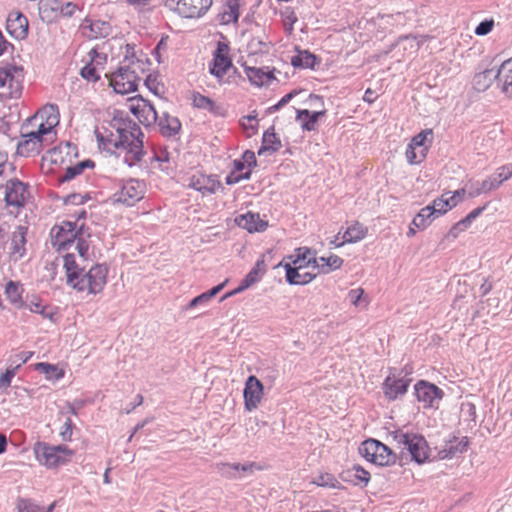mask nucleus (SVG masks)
I'll list each match as a JSON object with an SVG mask.
<instances>
[{"label": "nucleus", "mask_w": 512, "mask_h": 512, "mask_svg": "<svg viewBox=\"0 0 512 512\" xmlns=\"http://www.w3.org/2000/svg\"><path fill=\"white\" fill-rule=\"evenodd\" d=\"M67 284L78 292L88 295L100 293L107 282L108 268L103 264L91 266L87 271L76 262L73 252L63 255Z\"/></svg>", "instance_id": "1"}, {"label": "nucleus", "mask_w": 512, "mask_h": 512, "mask_svg": "<svg viewBox=\"0 0 512 512\" xmlns=\"http://www.w3.org/2000/svg\"><path fill=\"white\" fill-rule=\"evenodd\" d=\"M117 135L113 134L105 138L98 134L97 139L103 148L110 150L112 147L116 150L121 149L125 152L124 162L133 166L143 157V133L139 126L132 121L124 122L116 127Z\"/></svg>", "instance_id": "2"}, {"label": "nucleus", "mask_w": 512, "mask_h": 512, "mask_svg": "<svg viewBox=\"0 0 512 512\" xmlns=\"http://www.w3.org/2000/svg\"><path fill=\"white\" fill-rule=\"evenodd\" d=\"M140 69V61L135 57L134 46H125L124 60L118 70L111 74L109 82L118 94H128L137 90L140 77L137 70Z\"/></svg>", "instance_id": "3"}, {"label": "nucleus", "mask_w": 512, "mask_h": 512, "mask_svg": "<svg viewBox=\"0 0 512 512\" xmlns=\"http://www.w3.org/2000/svg\"><path fill=\"white\" fill-rule=\"evenodd\" d=\"M34 453L39 463L48 468L66 464L74 454L66 445L52 446L47 443H37Z\"/></svg>", "instance_id": "4"}, {"label": "nucleus", "mask_w": 512, "mask_h": 512, "mask_svg": "<svg viewBox=\"0 0 512 512\" xmlns=\"http://www.w3.org/2000/svg\"><path fill=\"white\" fill-rule=\"evenodd\" d=\"M359 453L368 461L379 466H388L396 461V454L388 446L375 439L362 442Z\"/></svg>", "instance_id": "5"}, {"label": "nucleus", "mask_w": 512, "mask_h": 512, "mask_svg": "<svg viewBox=\"0 0 512 512\" xmlns=\"http://www.w3.org/2000/svg\"><path fill=\"white\" fill-rule=\"evenodd\" d=\"M145 192V183L138 179L131 178L122 181L119 189L113 194V201L131 207L143 199Z\"/></svg>", "instance_id": "6"}, {"label": "nucleus", "mask_w": 512, "mask_h": 512, "mask_svg": "<svg viewBox=\"0 0 512 512\" xmlns=\"http://www.w3.org/2000/svg\"><path fill=\"white\" fill-rule=\"evenodd\" d=\"M50 234L52 246L61 252L71 250L80 233L75 223L64 221L52 227Z\"/></svg>", "instance_id": "7"}, {"label": "nucleus", "mask_w": 512, "mask_h": 512, "mask_svg": "<svg viewBox=\"0 0 512 512\" xmlns=\"http://www.w3.org/2000/svg\"><path fill=\"white\" fill-rule=\"evenodd\" d=\"M433 142L432 129H425L416 134L406 149V159L410 164H418L422 162L430 145Z\"/></svg>", "instance_id": "8"}, {"label": "nucleus", "mask_w": 512, "mask_h": 512, "mask_svg": "<svg viewBox=\"0 0 512 512\" xmlns=\"http://www.w3.org/2000/svg\"><path fill=\"white\" fill-rule=\"evenodd\" d=\"M44 133H40L38 129L28 131L22 134L21 140L17 144L16 153L22 157H31L38 155L44 148L45 144L51 142Z\"/></svg>", "instance_id": "9"}, {"label": "nucleus", "mask_w": 512, "mask_h": 512, "mask_svg": "<svg viewBox=\"0 0 512 512\" xmlns=\"http://www.w3.org/2000/svg\"><path fill=\"white\" fill-rule=\"evenodd\" d=\"M229 52V45L219 41L216 50L213 52V59L209 64V72L216 77L219 83L226 82L224 76L233 68Z\"/></svg>", "instance_id": "10"}, {"label": "nucleus", "mask_w": 512, "mask_h": 512, "mask_svg": "<svg viewBox=\"0 0 512 512\" xmlns=\"http://www.w3.org/2000/svg\"><path fill=\"white\" fill-rule=\"evenodd\" d=\"M38 120L40 122L37 124V129L53 140L55 136L53 129L59 123L58 107L54 104L44 106L35 116L29 119V124L34 125Z\"/></svg>", "instance_id": "11"}, {"label": "nucleus", "mask_w": 512, "mask_h": 512, "mask_svg": "<svg viewBox=\"0 0 512 512\" xmlns=\"http://www.w3.org/2000/svg\"><path fill=\"white\" fill-rule=\"evenodd\" d=\"M212 5V0H166L165 6L186 18L202 16Z\"/></svg>", "instance_id": "12"}, {"label": "nucleus", "mask_w": 512, "mask_h": 512, "mask_svg": "<svg viewBox=\"0 0 512 512\" xmlns=\"http://www.w3.org/2000/svg\"><path fill=\"white\" fill-rule=\"evenodd\" d=\"M129 110L146 127L156 124L159 114L155 107L142 97L129 99Z\"/></svg>", "instance_id": "13"}, {"label": "nucleus", "mask_w": 512, "mask_h": 512, "mask_svg": "<svg viewBox=\"0 0 512 512\" xmlns=\"http://www.w3.org/2000/svg\"><path fill=\"white\" fill-rule=\"evenodd\" d=\"M264 394L262 382L254 375L246 379L243 391L244 406L249 412L256 410L261 403Z\"/></svg>", "instance_id": "14"}, {"label": "nucleus", "mask_w": 512, "mask_h": 512, "mask_svg": "<svg viewBox=\"0 0 512 512\" xmlns=\"http://www.w3.org/2000/svg\"><path fill=\"white\" fill-rule=\"evenodd\" d=\"M415 395L424 407H434L440 402L444 393L436 385L420 380L415 385Z\"/></svg>", "instance_id": "15"}, {"label": "nucleus", "mask_w": 512, "mask_h": 512, "mask_svg": "<svg viewBox=\"0 0 512 512\" xmlns=\"http://www.w3.org/2000/svg\"><path fill=\"white\" fill-rule=\"evenodd\" d=\"M28 192L24 183L18 179L7 181L5 187V201L8 206L21 207L24 205Z\"/></svg>", "instance_id": "16"}, {"label": "nucleus", "mask_w": 512, "mask_h": 512, "mask_svg": "<svg viewBox=\"0 0 512 512\" xmlns=\"http://www.w3.org/2000/svg\"><path fill=\"white\" fill-rule=\"evenodd\" d=\"M6 29L13 38L22 40L28 34V20L22 13L13 11L8 15Z\"/></svg>", "instance_id": "17"}, {"label": "nucleus", "mask_w": 512, "mask_h": 512, "mask_svg": "<svg viewBox=\"0 0 512 512\" xmlns=\"http://www.w3.org/2000/svg\"><path fill=\"white\" fill-rule=\"evenodd\" d=\"M410 379L397 378L394 375L386 377L383 383V392L389 400H395L407 392Z\"/></svg>", "instance_id": "18"}, {"label": "nucleus", "mask_w": 512, "mask_h": 512, "mask_svg": "<svg viewBox=\"0 0 512 512\" xmlns=\"http://www.w3.org/2000/svg\"><path fill=\"white\" fill-rule=\"evenodd\" d=\"M291 261L292 267L303 269L312 268L315 270V265H318L319 261L315 257V253L307 247L297 248L292 255L288 257Z\"/></svg>", "instance_id": "19"}, {"label": "nucleus", "mask_w": 512, "mask_h": 512, "mask_svg": "<svg viewBox=\"0 0 512 512\" xmlns=\"http://www.w3.org/2000/svg\"><path fill=\"white\" fill-rule=\"evenodd\" d=\"M404 449H407L412 459L419 464L428 459V445L421 435L413 433Z\"/></svg>", "instance_id": "20"}, {"label": "nucleus", "mask_w": 512, "mask_h": 512, "mask_svg": "<svg viewBox=\"0 0 512 512\" xmlns=\"http://www.w3.org/2000/svg\"><path fill=\"white\" fill-rule=\"evenodd\" d=\"M190 188H193L203 195L213 194L221 186V183L212 175L198 174L193 175L190 178L188 184Z\"/></svg>", "instance_id": "21"}, {"label": "nucleus", "mask_w": 512, "mask_h": 512, "mask_svg": "<svg viewBox=\"0 0 512 512\" xmlns=\"http://www.w3.org/2000/svg\"><path fill=\"white\" fill-rule=\"evenodd\" d=\"M465 193V189L457 190L452 196L446 197L442 195L440 198L435 199L432 205L428 207L433 211L434 216L437 218L445 214L449 209L453 208L458 203V198Z\"/></svg>", "instance_id": "22"}, {"label": "nucleus", "mask_w": 512, "mask_h": 512, "mask_svg": "<svg viewBox=\"0 0 512 512\" xmlns=\"http://www.w3.org/2000/svg\"><path fill=\"white\" fill-rule=\"evenodd\" d=\"M498 88L508 97H512V58L497 68Z\"/></svg>", "instance_id": "23"}, {"label": "nucleus", "mask_w": 512, "mask_h": 512, "mask_svg": "<svg viewBox=\"0 0 512 512\" xmlns=\"http://www.w3.org/2000/svg\"><path fill=\"white\" fill-rule=\"evenodd\" d=\"M283 267L286 271V281L291 285H305L316 277V273L292 267L291 263H285Z\"/></svg>", "instance_id": "24"}, {"label": "nucleus", "mask_w": 512, "mask_h": 512, "mask_svg": "<svg viewBox=\"0 0 512 512\" xmlns=\"http://www.w3.org/2000/svg\"><path fill=\"white\" fill-rule=\"evenodd\" d=\"M236 223L238 226L246 229L250 233L262 232L268 226L267 222L261 220L258 214L253 213H246L238 216L236 218Z\"/></svg>", "instance_id": "25"}, {"label": "nucleus", "mask_w": 512, "mask_h": 512, "mask_svg": "<svg viewBox=\"0 0 512 512\" xmlns=\"http://www.w3.org/2000/svg\"><path fill=\"white\" fill-rule=\"evenodd\" d=\"M158 124L161 134L165 137H171L181 129V123L177 117L169 115L167 112H163L159 115L156 122Z\"/></svg>", "instance_id": "26"}, {"label": "nucleus", "mask_w": 512, "mask_h": 512, "mask_svg": "<svg viewBox=\"0 0 512 512\" xmlns=\"http://www.w3.org/2000/svg\"><path fill=\"white\" fill-rule=\"evenodd\" d=\"M468 445L466 437L453 438L445 443L443 448L439 451V457L441 459H449L463 453Z\"/></svg>", "instance_id": "27"}, {"label": "nucleus", "mask_w": 512, "mask_h": 512, "mask_svg": "<svg viewBox=\"0 0 512 512\" xmlns=\"http://www.w3.org/2000/svg\"><path fill=\"white\" fill-rule=\"evenodd\" d=\"M27 227L19 225L12 232L10 239V251L13 255H18L22 257L25 253V244H26V235H27Z\"/></svg>", "instance_id": "28"}, {"label": "nucleus", "mask_w": 512, "mask_h": 512, "mask_svg": "<svg viewBox=\"0 0 512 512\" xmlns=\"http://www.w3.org/2000/svg\"><path fill=\"white\" fill-rule=\"evenodd\" d=\"M84 29H89V37L93 39L105 38L112 34V25L104 20H86Z\"/></svg>", "instance_id": "29"}, {"label": "nucleus", "mask_w": 512, "mask_h": 512, "mask_svg": "<svg viewBox=\"0 0 512 512\" xmlns=\"http://www.w3.org/2000/svg\"><path fill=\"white\" fill-rule=\"evenodd\" d=\"M493 82L498 85L497 68L486 69L473 78V86L477 91L487 90Z\"/></svg>", "instance_id": "30"}, {"label": "nucleus", "mask_w": 512, "mask_h": 512, "mask_svg": "<svg viewBox=\"0 0 512 512\" xmlns=\"http://www.w3.org/2000/svg\"><path fill=\"white\" fill-rule=\"evenodd\" d=\"M282 144L280 139L276 136L274 132V127H270L267 131L264 132L262 138V145L258 150V155L261 156L266 152H276L281 148Z\"/></svg>", "instance_id": "31"}, {"label": "nucleus", "mask_w": 512, "mask_h": 512, "mask_svg": "<svg viewBox=\"0 0 512 512\" xmlns=\"http://www.w3.org/2000/svg\"><path fill=\"white\" fill-rule=\"evenodd\" d=\"M367 235V227L359 222H355L349 226L343 234V240L337 246H342L345 243H356L361 241Z\"/></svg>", "instance_id": "32"}, {"label": "nucleus", "mask_w": 512, "mask_h": 512, "mask_svg": "<svg viewBox=\"0 0 512 512\" xmlns=\"http://www.w3.org/2000/svg\"><path fill=\"white\" fill-rule=\"evenodd\" d=\"M325 114V111L310 112L307 109L298 110L296 119L301 122L303 130L312 131L315 129V125L318 119Z\"/></svg>", "instance_id": "33"}, {"label": "nucleus", "mask_w": 512, "mask_h": 512, "mask_svg": "<svg viewBox=\"0 0 512 512\" xmlns=\"http://www.w3.org/2000/svg\"><path fill=\"white\" fill-rule=\"evenodd\" d=\"M245 71L249 80L257 86L268 85L274 79L272 72L262 68L246 67Z\"/></svg>", "instance_id": "34"}, {"label": "nucleus", "mask_w": 512, "mask_h": 512, "mask_svg": "<svg viewBox=\"0 0 512 512\" xmlns=\"http://www.w3.org/2000/svg\"><path fill=\"white\" fill-rule=\"evenodd\" d=\"M319 261L318 265H315V269L318 273L328 274L334 270L339 269L343 264V259L337 255L331 254L328 257L317 258Z\"/></svg>", "instance_id": "35"}, {"label": "nucleus", "mask_w": 512, "mask_h": 512, "mask_svg": "<svg viewBox=\"0 0 512 512\" xmlns=\"http://www.w3.org/2000/svg\"><path fill=\"white\" fill-rule=\"evenodd\" d=\"M239 7V0H226L224 10L221 13V23L225 25L236 23L240 16Z\"/></svg>", "instance_id": "36"}, {"label": "nucleus", "mask_w": 512, "mask_h": 512, "mask_svg": "<svg viewBox=\"0 0 512 512\" xmlns=\"http://www.w3.org/2000/svg\"><path fill=\"white\" fill-rule=\"evenodd\" d=\"M19 78H23V69L21 67L15 65L0 67V87H4L6 84Z\"/></svg>", "instance_id": "37"}, {"label": "nucleus", "mask_w": 512, "mask_h": 512, "mask_svg": "<svg viewBox=\"0 0 512 512\" xmlns=\"http://www.w3.org/2000/svg\"><path fill=\"white\" fill-rule=\"evenodd\" d=\"M93 167H94V162L92 160L87 159V160L81 161L74 166H70V167L66 168L64 175L60 177V181L61 182L70 181L71 179L75 178L76 176L82 174L84 169L93 168Z\"/></svg>", "instance_id": "38"}, {"label": "nucleus", "mask_w": 512, "mask_h": 512, "mask_svg": "<svg viewBox=\"0 0 512 512\" xmlns=\"http://www.w3.org/2000/svg\"><path fill=\"white\" fill-rule=\"evenodd\" d=\"M54 507L55 503H52L45 508L30 499H19L17 502L18 512H52Z\"/></svg>", "instance_id": "39"}, {"label": "nucleus", "mask_w": 512, "mask_h": 512, "mask_svg": "<svg viewBox=\"0 0 512 512\" xmlns=\"http://www.w3.org/2000/svg\"><path fill=\"white\" fill-rule=\"evenodd\" d=\"M435 218L433 211L426 206L414 217L412 225L418 229H425Z\"/></svg>", "instance_id": "40"}, {"label": "nucleus", "mask_w": 512, "mask_h": 512, "mask_svg": "<svg viewBox=\"0 0 512 512\" xmlns=\"http://www.w3.org/2000/svg\"><path fill=\"white\" fill-rule=\"evenodd\" d=\"M315 62L316 57L308 51L299 52L291 59V64L300 68H314Z\"/></svg>", "instance_id": "41"}, {"label": "nucleus", "mask_w": 512, "mask_h": 512, "mask_svg": "<svg viewBox=\"0 0 512 512\" xmlns=\"http://www.w3.org/2000/svg\"><path fill=\"white\" fill-rule=\"evenodd\" d=\"M265 262L264 259H259L255 263L254 267L245 276L244 280L251 286L258 282L265 273Z\"/></svg>", "instance_id": "42"}, {"label": "nucleus", "mask_w": 512, "mask_h": 512, "mask_svg": "<svg viewBox=\"0 0 512 512\" xmlns=\"http://www.w3.org/2000/svg\"><path fill=\"white\" fill-rule=\"evenodd\" d=\"M217 472L227 479H240L241 475L237 472V463H218L216 465Z\"/></svg>", "instance_id": "43"}, {"label": "nucleus", "mask_w": 512, "mask_h": 512, "mask_svg": "<svg viewBox=\"0 0 512 512\" xmlns=\"http://www.w3.org/2000/svg\"><path fill=\"white\" fill-rule=\"evenodd\" d=\"M22 292H23V289H22L21 285H19L18 283L13 282V281H9L6 284L5 294L7 295V298L13 304H17V303L21 302V300H22Z\"/></svg>", "instance_id": "44"}, {"label": "nucleus", "mask_w": 512, "mask_h": 512, "mask_svg": "<svg viewBox=\"0 0 512 512\" xmlns=\"http://www.w3.org/2000/svg\"><path fill=\"white\" fill-rule=\"evenodd\" d=\"M312 483L326 488H336L340 484L339 481L330 473H320L315 476Z\"/></svg>", "instance_id": "45"}, {"label": "nucleus", "mask_w": 512, "mask_h": 512, "mask_svg": "<svg viewBox=\"0 0 512 512\" xmlns=\"http://www.w3.org/2000/svg\"><path fill=\"white\" fill-rule=\"evenodd\" d=\"M192 102H193L194 107L199 108V109H205L208 111H212L214 108V102L210 98H208L204 95H201L200 93L193 94Z\"/></svg>", "instance_id": "46"}, {"label": "nucleus", "mask_w": 512, "mask_h": 512, "mask_svg": "<svg viewBox=\"0 0 512 512\" xmlns=\"http://www.w3.org/2000/svg\"><path fill=\"white\" fill-rule=\"evenodd\" d=\"M80 75L90 82H96L99 80L100 76L98 74L97 68L93 63H87L80 71Z\"/></svg>", "instance_id": "47"}, {"label": "nucleus", "mask_w": 512, "mask_h": 512, "mask_svg": "<svg viewBox=\"0 0 512 512\" xmlns=\"http://www.w3.org/2000/svg\"><path fill=\"white\" fill-rule=\"evenodd\" d=\"M28 307L31 312L40 314L44 318L50 319L52 321L54 320L53 317L55 313L51 309H48L46 306H43L40 302H31Z\"/></svg>", "instance_id": "48"}, {"label": "nucleus", "mask_w": 512, "mask_h": 512, "mask_svg": "<svg viewBox=\"0 0 512 512\" xmlns=\"http://www.w3.org/2000/svg\"><path fill=\"white\" fill-rule=\"evenodd\" d=\"M496 187L498 188L504 181L511 178L510 171L506 165L499 167L493 175H491Z\"/></svg>", "instance_id": "49"}, {"label": "nucleus", "mask_w": 512, "mask_h": 512, "mask_svg": "<svg viewBox=\"0 0 512 512\" xmlns=\"http://www.w3.org/2000/svg\"><path fill=\"white\" fill-rule=\"evenodd\" d=\"M22 82L23 78H19L16 80H13L12 82L6 84L8 90H9V97L17 99L20 97L22 92Z\"/></svg>", "instance_id": "50"}, {"label": "nucleus", "mask_w": 512, "mask_h": 512, "mask_svg": "<svg viewBox=\"0 0 512 512\" xmlns=\"http://www.w3.org/2000/svg\"><path fill=\"white\" fill-rule=\"evenodd\" d=\"M494 27V20L493 19H485L484 21L480 22L477 27L475 28V34L478 36H485L489 34Z\"/></svg>", "instance_id": "51"}, {"label": "nucleus", "mask_w": 512, "mask_h": 512, "mask_svg": "<svg viewBox=\"0 0 512 512\" xmlns=\"http://www.w3.org/2000/svg\"><path fill=\"white\" fill-rule=\"evenodd\" d=\"M363 294L364 290L362 288L352 289L348 293V299L355 306H360L363 302L366 305L367 302L362 299Z\"/></svg>", "instance_id": "52"}, {"label": "nucleus", "mask_w": 512, "mask_h": 512, "mask_svg": "<svg viewBox=\"0 0 512 512\" xmlns=\"http://www.w3.org/2000/svg\"><path fill=\"white\" fill-rule=\"evenodd\" d=\"M53 2L57 5L56 7H53V9H60L61 15L65 17H71L77 10V5L73 2H68L62 6H59L57 0H53Z\"/></svg>", "instance_id": "53"}, {"label": "nucleus", "mask_w": 512, "mask_h": 512, "mask_svg": "<svg viewBox=\"0 0 512 512\" xmlns=\"http://www.w3.org/2000/svg\"><path fill=\"white\" fill-rule=\"evenodd\" d=\"M248 47H249L250 51L253 53H259V52L262 53V52L267 51V48H268L267 43L262 41L258 37L252 38L248 44Z\"/></svg>", "instance_id": "54"}, {"label": "nucleus", "mask_w": 512, "mask_h": 512, "mask_svg": "<svg viewBox=\"0 0 512 512\" xmlns=\"http://www.w3.org/2000/svg\"><path fill=\"white\" fill-rule=\"evenodd\" d=\"M413 433H405L401 430L394 431L391 433V437L393 440L399 444L400 446H403V449L406 447L409 439L411 438Z\"/></svg>", "instance_id": "55"}, {"label": "nucleus", "mask_w": 512, "mask_h": 512, "mask_svg": "<svg viewBox=\"0 0 512 512\" xmlns=\"http://www.w3.org/2000/svg\"><path fill=\"white\" fill-rule=\"evenodd\" d=\"M251 177V170L249 169L248 171H246L245 173L243 174H237L236 172H231L227 177H226V183L228 185H233V184H236L238 182H240L241 180H247Z\"/></svg>", "instance_id": "56"}, {"label": "nucleus", "mask_w": 512, "mask_h": 512, "mask_svg": "<svg viewBox=\"0 0 512 512\" xmlns=\"http://www.w3.org/2000/svg\"><path fill=\"white\" fill-rule=\"evenodd\" d=\"M15 375L14 369H7L4 374L0 376V393H3L7 389Z\"/></svg>", "instance_id": "57"}, {"label": "nucleus", "mask_w": 512, "mask_h": 512, "mask_svg": "<svg viewBox=\"0 0 512 512\" xmlns=\"http://www.w3.org/2000/svg\"><path fill=\"white\" fill-rule=\"evenodd\" d=\"M71 249L76 250L80 257H85V255L88 252V244L79 234V236L76 238L75 244L72 246Z\"/></svg>", "instance_id": "58"}, {"label": "nucleus", "mask_w": 512, "mask_h": 512, "mask_svg": "<svg viewBox=\"0 0 512 512\" xmlns=\"http://www.w3.org/2000/svg\"><path fill=\"white\" fill-rule=\"evenodd\" d=\"M88 56L90 58L89 63H93L96 67L103 65L107 58L105 54L99 53L96 49H91Z\"/></svg>", "instance_id": "59"}, {"label": "nucleus", "mask_w": 512, "mask_h": 512, "mask_svg": "<svg viewBox=\"0 0 512 512\" xmlns=\"http://www.w3.org/2000/svg\"><path fill=\"white\" fill-rule=\"evenodd\" d=\"M353 471H354V477L357 480H359V482L364 483L365 485L369 482L370 474L365 469H363L359 465H354Z\"/></svg>", "instance_id": "60"}, {"label": "nucleus", "mask_w": 512, "mask_h": 512, "mask_svg": "<svg viewBox=\"0 0 512 512\" xmlns=\"http://www.w3.org/2000/svg\"><path fill=\"white\" fill-rule=\"evenodd\" d=\"M39 369H41L48 377H52L55 375V377L58 379L62 377V373L58 371L56 366L48 364V363H39L38 364Z\"/></svg>", "instance_id": "61"}, {"label": "nucleus", "mask_w": 512, "mask_h": 512, "mask_svg": "<svg viewBox=\"0 0 512 512\" xmlns=\"http://www.w3.org/2000/svg\"><path fill=\"white\" fill-rule=\"evenodd\" d=\"M296 94H297V92H296V91H291V92H289L288 94L284 95V96L280 99V101H279L277 104H275V105H273V106H271V107L269 108V112H270V113L276 112V111H277V110H279L281 107H283V106H285L287 103H289V102L294 98V96H295Z\"/></svg>", "instance_id": "62"}, {"label": "nucleus", "mask_w": 512, "mask_h": 512, "mask_svg": "<svg viewBox=\"0 0 512 512\" xmlns=\"http://www.w3.org/2000/svg\"><path fill=\"white\" fill-rule=\"evenodd\" d=\"M72 421L70 418H67L66 421L63 423L60 431V435L63 440L67 441L71 439L72 436Z\"/></svg>", "instance_id": "63"}, {"label": "nucleus", "mask_w": 512, "mask_h": 512, "mask_svg": "<svg viewBox=\"0 0 512 512\" xmlns=\"http://www.w3.org/2000/svg\"><path fill=\"white\" fill-rule=\"evenodd\" d=\"M254 468H256V464L253 462H248L244 464L237 463V472L238 474L241 475V478L248 474H252Z\"/></svg>", "instance_id": "64"}]
</instances>
